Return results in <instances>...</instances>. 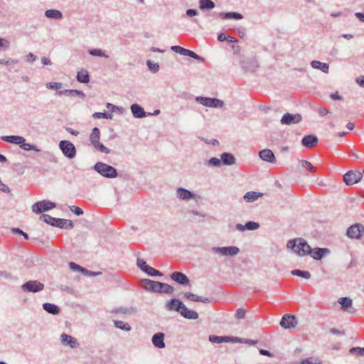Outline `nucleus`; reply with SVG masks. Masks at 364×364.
Here are the masks:
<instances>
[{
  "instance_id": "dca6fc26",
  "label": "nucleus",
  "mask_w": 364,
  "mask_h": 364,
  "mask_svg": "<svg viewBox=\"0 0 364 364\" xmlns=\"http://www.w3.org/2000/svg\"><path fill=\"white\" fill-rule=\"evenodd\" d=\"M164 334L163 333H157L152 337V343L156 348H164L165 347L164 343Z\"/></svg>"
},
{
  "instance_id": "4468645a",
  "label": "nucleus",
  "mask_w": 364,
  "mask_h": 364,
  "mask_svg": "<svg viewBox=\"0 0 364 364\" xmlns=\"http://www.w3.org/2000/svg\"><path fill=\"white\" fill-rule=\"evenodd\" d=\"M259 156L263 161L272 164L276 162L274 154L270 149H263L260 151Z\"/></svg>"
},
{
  "instance_id": "6ab92c4d",
  "label": "nucleus",
  "mask_w": 364,
  "mask_h": 364,
  "mask_svg": "<svg viewBox=\"0 0 364 364\" xmlns=\"http://www.w3.org/2000/svg\"><path fill=\"white\" fill-rule=\"evenodd\" d=\"M61 340L63 344L69 345L72 348H75L78 345L75 338L65 333L61 335Z\"/></svg>"
},
{
  "instance_id": "c03bdc74",
  "label": "nucleus",
  "mask_w": 364,
  "mask_h": 364,
  "mask_svg": "<svg viewBox=\"0 0 364 364\" xmlns=\"http://www.w3.org/2000/svg\"><path fill=\"white\" fill-rule=\"evenodd\" d=\"M154 281L150 279H144L141 281V286L148 291H151Z\"/></svg>"
},
{
  "instance_id": "393cba45",
  "label": "nucleus",
  "mask_w": 364,
  "mask_h": 364,
  "mask_svg": "<svg viewBox=\"0 0 364 364\" xmlns=\"http://www.w3.org/2000/svg\"><path fill=\"white\" fill-rule=\"evenodd\" d=\"M221 161L225 165H233L235 163V159L232 154L223 153L221 155Z\"/></svg>"
},
{
  "instance_id": "79ce46f5",
  "label": "nucleus",
  "mask_w": 364,
  "mask_h": 364,
  "mask_svg": "<svg viewBox=\"0 0 364 364\" xmlns=\"http://www.w3.org/2000/svg\"><path fill=\"white\" fill-rule=\"evenodd\" d=\"M173 291V287L168 284L161 283L160 293L171 294Z\"/></svg>"
},
{
  "instance_id": "bf43d9fd",
  "label": "nucleus",
  "mask_w": 364,
  "mask_h": 364,
  "mask_svg": "<svg viewBox=\"0 0 364 364\" xmlns=\"http://www.w3.org/2000/svg\"><path fill=\"white\" fill-rule=\"evenodd\" d=\"M137 265L144 272L147 270V268H149V265L146 264V262L144 261L141 259H137Z\"/></svg>"
},
{
  "instance_id": "8fccbe9b",
  "label": "nucleus",
  "mask_w": 364,
  "mask_h": 364,
  "mask_svg": "<svg viewBox=\"0 0 364 364\" xmlns=\"http://www.w3.org/2000/svg\"><path fill=\"white\" fill-rule=\"evenodd\" d=\"M184 297L188 299V300H190V301H199V296L193 294V293H191V292H186L184 294Z\"/></svg>"
},
{
  "instance_id": "c9c22d12",
  "label": "nucleus",
  "mask_w": 364,
  "mask_h": 364,
  "mask_svg": "<svg viewBox=\"0 0 364 364\" xmlns=\"http://www.w3.org/2000/svg\"><path fill=\"white\" fill-rule=\"evenodd\" d=\"M55 226L58 228H73V223L69 220L57 218Z\"/></svg>"
},
{
  "instance_id": "58836bf2",
  "label": "nucleus",
  "mask_w": 364,
  "mask_h": 364,
  "mask_svg": "<svg viewBox=\"0 0 364 364\" xmlns=\"http://www.w3.org/2000/svg\"><path fill=\"white\" fill-rule=\"evenodd\" d=\"M291 274L293 275L301 277L305 279H309L311 277V274L307 271H301L299 269H294L291 271Z\"/></svg>"
},
{
  "instance_id": "a19ab883",
  "label": "nucleus",
  "mask_w": 364,
  "mask_h": 364,
  "mask_svg": "<svg viewBox=\"0 0 364 364\" xmlns=\"http://www.w3.org/2000/svg\"><path fill=\"white\" fill-rule=\"evenodd\" d=\"M20 147L22 149L26 150V151L33 150V151H37V152L41 151L36 146L32 145V144H28V143H26L25 141H23V143L20 144Z\"/></svg>"
},
{
  "instance_id": "f03ea898",
  "label": "nucleus",
  "mask_w": 364,
  "mask_h": 364,
  "mask_svg": "<svg viewBox=\"0 0 364 364\" xmlns=\"http://www.w3.org/2000/svg\"><path fill=\"white\" fill-rule=\"evenodd\" d=\"M95 169L105 177L115 178L117 176V171L114 167L101 162L95 164Z\"/></svg>"
},
{
  "instance_id": "5701e85b",
  "label": "nucleus",
  "mask_w": 364,
  "mask_h": 364,
  "mask_svg": "<svg viewBox=\"0 0 364 364\" xmlns=\"http://www.w3.org/2000/svg\"><path fill=\"white\" fill-rule=\"evenodd\" d=\"M183 305L184 304L179 300L172 299L167 304L166 306L169 310H175L178 312H180Z\"/></svg>"
},
{
  "instance_id": "9d476101",
  "label": "nucleus",
  "mask_w": 364,
  "mask_h": 364,
  "mask_svg": "<svg viewBox=\"0 0 364 364\" xmlns=\"http://www.w3.org/2000/svg\"><path fill=\"white\" fill-rule=\"evenodd\" d=\"M301 116L299 114H292L290 113H286L283 115L281 119V123L282 124H297L301 121Z\"/></svg>"
},
{
  "instance_id": "2eb2a0df",
  "label": "nucleus",
  "mask_w": 364,
  "mask_h": 364,
  "mask_svg": "<svg viewBox=\"0 0 364 364\" xmlns=\"http://www.w3.org/2000/svg\"><path fill=\"white\" fill-rule=\"evenodd\" d=\"M318 141L316 136L313 135H308L303 138L301 144L304 146L311 149L316 146Z\"/></svg>"
},
{
  "instance_id": "e2e57ef3",
  "label": "nucleus",
  "mask_w": 364,
  "mask_h": 364,
  "mask_svg": "<svg viewBox=\"0 0 364 364\" xmlns=\"http://www.w3.org/2000/svg\"><path fill=\"white\" fill-rule=\"evenodd\" d=\"M161 282L154 281L151 291L160 293Z\"/></svg>"
},
{
  "instance_id": "4c0bfd02",
  "label": "nucleus",
  "mask_w": 364,
  "mask_h": 364,
  "mask_svg": "<svg viewBox=\"0 0 364 364\" xmlns=\"http://www.w3.org/2000/svg\"><path fill=\"white\" fill-rule=\"evenodd\" d=\"M114 326L120 329H122L124 331H129L131 330L130 326L122 321H114Z\"/></svg>"
},
{
  "instance_id": "864d4df0",
  "label": "nucleus",
  "mask_w": 364,
  "mask_h": 364,
  "mask_svg": "<svg viewBox=\"0 0 364 364\" xmlns=\"http://www.w3.org/2000/svg\"><path fill=\"white\" fill-rule=\"evenodd\" d=\"M146 65L150 70L156 73L159 70V66L157 63H152L150 60H147Z\"/></svg>"
},
{
  "instance_id": "6e6552de",
  "label": "nucleus",
  "mask_w": 364,
  "mask_h": 364,
  "mask_svg": "<svg viewBox=\"0 0 364 364\" xmlns=\"http://www.w3.org/2000/svg\"><path fill=\"white\" fill-rule=\"evenodd\" d=\"M22 290L28 292H38L44 288V284L36 280L26 282L21 287Z\"/></svg>"
},
{
  "instance_id": "412c9836",
  "label": "nucleus",
  "mask_w": 364,
  "mask_h": 364,
  "mask_svg": "<svg viewBox=\"0 0 364 364\" xmlns=\"http://www.w3.org/2000/svg\"><path fill=\"white\" fill-rule=\"evenodd\" d=\"M234 340V338H231L229 336H209V341L214 343H221L223 342H229L232 341Z\"/></svg>"
},
{
  "instance_id": "20e7f679",
  "label": "nucleus",
  "mask_w": 364,
  "mask_h": 364,
  "mask_svg": "<svg viewBox=\"0 0 364 364\" xmlns=\"http://www.w3.org/2000/svg\"><path fill=\"white\" fill-rule=\"evenodd\" d=\"M55 203L53 202L42 200L34 203L32 206V210L35 213H41L55 208Z\"/></svg>"
},
{
  "instance_id": "f8f14e48",
  "label": "nucleus",
  "mask_w": 364,
  "mask_h": 364,
  "mask_svg": "<svg viewBox=\"0 0 364 364\" xmlns=\"http://www.w3.org/2000/svg\"><path fill=\"white\" fill-rule=\"evenodd\" d=\"M215 252L220 254L222 255H231L234 256L239 253L240 250L237 247H215Z\"/></svg>"
},
{
  "instance_id": "aec40b11",
  "label": "nucleus",
  "mask_w": 364,
  "mask_h": 364,
  "mask_svg": "<svg viewBox=\"0 0 364 364\" xmlns=\"http://www.w3.org/2000/svg\"><path fill=\"white\" fill-rule=\"evenodd\" d=\"M4 141L11 144H18L26 141L23 136H5L1 138Z\"/></svg>"
},
{
  "instance_id": "a18cd8bd",
  "label": "nucleus",
  "mask_w": 364,
  "mask_h": 364,
  "mask_svg": "<svg viewBox=\"0 0 364 364\" xmlns=\"http://www.w3.org/2000/svg\"><path fill=\"white\" fill-rule=\"evenodd\" d=\"M301 164L303 168L309 170L312 173L316 171V168L312 166V164L308 161L303 160L301 161Z\"/></svg>"
},
{
  "instance_id": "f704fd0d",
  "label": "nucleus",
  "mask_w": 364,
  "mask_h": 364,
  "mask_svg": "<svg viewBox=\"0 0 364 364\" xmlns=\"http://www.w3.org/2000/svg\"><path fill=\"white\" fill-rule=\"evenodd\" d=\"M69 267L71 269L74 270V271H78V272H80L82 273H84V274H90V275H94L95 274L92 273V272H89L86 269L82 267L81 266L77 264L75 262H70L69 263Z\"/></svg>"
},
{
  "instance_id": "774afa93",
  "label": "nucleus",
  "mask_w": 364,
  "mask_h": 364,
  "mask_svg": "<svg viewBox=\"0 0 364 364\" xmlns=\"http://www.w3.org/2000/svg\"><path fill=\"white\" fill-rule=\"evenodd\" d=\"M12 232L14 233H17V234H20V235H22L25 239L28 240V235L27 233L23 232L21 229L19 228H13L12 229Z\"/></svg>"
},
{
  "instance_id": "338daca9",
  "label": "nucleus",
  "mask_w": 364,
  "mask_h": 364,
  "mask_svg": "<svg viewBox=\"0 0 364 364\" xmlns=\"http://www.w3.org/2000/svg\"><path fill=\"white\" fill-rule=\"evenodd\" d=\"M71 211H73L75 215H80L83 214L82 210L77 206H72L70 208Z\"/></svg>"
},
{
  "instance_id": "423d86ee",
  "label": "nucleus",
  "mask_w": 364,
  "mask_h": 364,
  "mask_svg": "<svg viewBox=\"0 0 364 364\" xmlns=\"http://www.w3.org/2000/svg\"><path fill=\"white\" fill-rule=\"evenodd\" d=\"M196 100L201 105L209 107H222L224 105L222 100L215 98L197 97Z\"/></svg>"
},
{
  "instance_id": "7ed1b4c3",
  "label": "nucleus",
  "mask_w": 364,
  "mask_h": 364,
  "mask_svg": "<svg viewBox=\"0 0 364 364\" xmlns=\"http://www.w3.org/2000/svg\"><path fill=\"white\" fill-rule=\"evenodd\" d=\"M346 235L351 239H360L364 235V225L360 223L351 225L348 228Z\"/></svg>"
},
{
  "instance_id": "cd10ccee",
  "label": "nucleus",
  "mask_w": 364,
  "mask_h": 364,
  "mask_svg": "<svg viewBox=\"0 0 364 364\" xmlns=\"http://www.w3.org/2000/svg\"><path fill=\"white\" fill-rule=\"evenodd\" d=\"M218 17L222 19H228V18H235V19H241L242 16L237 12H228L223 13L221 12L218 14Z\"/></svg>"
},
{
  "instance_id": "9b49d317",
  "label": "nucleus",
  "mask_w": 364,
  "mask_h": 364,
  "mask_svg": "<svg viewBox=\"0 0 364 364\" xmlns=\"http://www.w3.org/2000/svg\"><path fill=\"white\" fill-rule=\"evenodd\" d=\"M296 317L290 314H285L280 321V325L284 328H294L296 326Z\"/></svg>"
},
{
  "instance_id": "7c9ffc66",
  "label": "nucleus",
  "mask_w": 364,
  "mask_h": 364,
  "mask_svg": "<svg viewBox=\"0 0 364 364\" xmlns=\"http://www.w3.org/2000/svg\"><path fill=\"white\" fill-rule=\"evenodd\" d=\"M262 196V194L260 193L250 191V192H247L244 196V200L247 202H253V201L257 200Z\"/></svg>"
},
{
  "instance_id": "09e8293b",
  "label": "nucleus",
  "mask_w": 364,
  "mask_h": 364,
  "mask_svg": "<svg viewBox=\"0 0 364 364\" xmlns=\"http://www.w3.org/2000/svg\"><path fill=\"white\" fill-rule=\"evenodd\" d=\"M259 223L253 222V221L247 222L245 224L246 230H257L259 228Z\"/></svg>"
},
{
  "instance_id": "473e14b6",
  "label": "nucleus",
  "mask_w": 364,
  "mask_h": 364,
  "mask_svg": "<svg viewBox=\"0 0 364 364\" xmlns=\"http://www.w3.org/2000/svg\"><path fill=\"white\" fill-rule=\"evenodd\" d=\"M45 14L46 17L55 19H60L63 17L61 12L55 9L47 10Z\"/></svg>"
},
{
  "instance_id": "39448f33",
  "label": "nucleus",
  "mask_w": 364,
  "mask_h": 364,
  "mask_svg": "<svg viewBox=\"0 0 364 364\" xmlns=\"http://www.w3.org/2000/svg\"><path fill=\"white\" fill-rule=\"evenodd\" d=\"M59 146L62 150L63 154L70 158L73 159L76 155V149L75 146L69 141H61Z\"/></svg>"
},
{
  "instance_id": "052dcab7",
  "label": "nucleus",
  "mask_w": 364,
  "mask_h": 364,
  "mask_svg": "<svg viewBox=\"0 0 364 364\" xmlns=\"http://www.w3.org/2000/svg\"><path fill=\"white\" fill-rule=\"evenodd\" d=\"M9 41L4 38H0V50L7 49L9 47Z\"/></svg>"
},
{
  "instance_id": "13d9d810",
  "label": "nucleus",
  "mask_w": 364,
  "mask_h": 364,
  "mask_svg": "<svg viewBox=\"0 0 364 364\" xmlns=\"http://www.w3.org/2000/svg\"><path fill=\"white\" fill-rule=\"evenodd\" d=\"M145 272L147 273L149 275H151V276L161 275L160 272H159L158 270L154 269L151 267H149V268H147V270Z\"/></svg>"
},
{
  "instance_id": "680f3d73",
  "label": "nucleus",
  "mask_w": 364,
  "mask_h": 364,
  "mask_svg": "<svg viewBox=\"0 0 364 364\" xmlns=\"http://www.w3.org/2000/svg\"><path fill=\"white\" fill-rule=\"evenodd\" d=\"M245 314H246V311L245 309H239L236 311L235 316L238 319H242L245 317Z\"/></svg>"
},
{
  "instance_id": "4d7b16f0",
  "label": "nucleus",
  "mask_w": 364,
  "mask_h": 364,
  "mask_svg": "<svg viewBox=\"0 0 364 364\" xmlns=\"http://www.w3.org/2000/svg\"><path fill=\"white\" fill-rule=\"evenodd\" d=\"M208 164L213 166H219L221 164V159L213 157L208 161Z\"/></svg>"
},
{
  "instance_id": "a878e982",
  "label": "nucleus",
  "mask_w": 364,
  "mask_h": 364,
  "mask_svg": "<svg viewBox=\"0 0 364 364\" xmlns=\"http://www.w3.org/2000/svg\"><path fill=\"white\" fill-rule=\"evenodd\" d=\"M338 302L341 306V310L344 311H348L352 306V300L348 297L339 298Z\"/></svg>"
},
{
  "instance_id": "6e6d98bb",
  "label": "nucleus",
  "mask_w": 364,
  "mask_h": 364,
  "mask_svg": "<svg viewBox=\"0 0 364 364\" xmlns=\"http://www.w3.org/2000/svg\"><path fill=\"white\" fill-rule=\"evenodd\" d=\"M46 87L51 90H59L62 87V84L59 82H50L46 85Z\"/></svg>"
},
{
  "instance_id": "c756f323",
  "label": "nucleus",
  "mask_w": 364,
  "mask_h": 364,
  "mask_svg": "<svg viewBox=\"0 0 364 364\" xmlns=\"http://www.w3.org/2000/svg\"><path fill=\"white\" fill-rule=\"evenodd\" d=\"M43 307L47 312L54 315L58 314L60 312L58 306L53 304L46 303L43 305Z\"/></svg>"
},
{
  "instance_id": "f257e3e1",
  "label": "nucleus",
  "mask_w": 364,
  "mask_h": 364,
  "mask_svg": "<svg viewBox=\"0 0 364 364\" xmlns=\"http://www.w3.org/2000/svg\"><path fill=\"white\" fill-rule=\"evenodd\" d=\"M288 248L293 250L294 253L299 256H304L311 252V247L303 238H296L289 240L287 245Z\"/></svg>"
},
{
  "instance_id": "bb28decb",
  "label": "nucleus",
  "mask_w": 364,
  "mask_h": 364,
  "mask_svg": "<svg viewBox=\"0 0 364 364\" xmlns=\"http://www.w3.org/2000/svg\"><path fill=\"white\" fill-rule=\"evenodd\" d=\"M177 194L183 200H189L193 197V193L183 188H179L177 190Z\"/></svg>"
},
{
  "instance_id": "1a4fd4ad",
  "label": "nucleus",
  "mask_w": 364,
  "mask_h": 364,
  "mask_svg": "<svg viewBox=\"0 0 364 364\" xmlns=\"http://www.w3.org/2000/svg\"><path fill=\"white\" fill-rule=\"evenodd\" d=\"M171 50L178 53H180L181 55L189 56V57H191V58L196 59L198 60H200V61L204 60V59L203 58H201L200 56L197 55L195 52L190 50L188 49H186L181 46H172Z\"/></svg>"
},
{
  "instance_id": "ddd939ff",
  "label": "nucleus",
  "mask_w": 364,
  "mask_h": 364,
  "mask_svg": "<svg viewBox=\"0 0 364 364\" xmlns=\"http://www.w3.org/2000/svg\"><path fill=\"white\" fill-rule=\"evenodd\" d=\"M171 278L175 282L183 285H189L188 278L183 274L179 272H174L171 275Z\"/></svg>"
},
{
  "instance_id": "de8ad7c7",
  "label": "nucleus",
  "mask_w": 364,
  "mask_h": 364,
  "mask_svg": "<svg viewBox=\"0 0 364 364\" xmlns=\"http://www.w3.org/2000/svg\"><path fill=\"white\" fill-rule=\"evenodd\" d=\"M232 342L242 343H246V344H250V345H255L256 343H257V341H253V340H250V339L243 340L242 338H239L237 337L234 338V340H232Z\"/></svg>"
},
{
  "instance_id": "a211bd4d",
  "label": "nucleus",
  "mask_w": 364,
  "mask_h": 364,
  "mask_svg": "<svg viewBox=\"0 0 364 364\" xmlns=\"http://www.w3.org/2000/svg\"><path fill=\"white\" fill-rule=\"evenodd\" d=\"M179 313L186 318L196 319L198 318V314L196 311L188 309L185 305L182 306Z\"/></svg>"
},
{
  "instance_id": "69168bd1",
  "label": "nucleus",
  "mask_w": 364,
  "mask_h": 364,
  "mask_svg": "<svg viewBox=\"0 0 364 364\" xmlns=\"http://www.w3.org/2000/svg\"><path fill=\"white\" fill-rule=\"evenodd\" d=\"M18 61L12 59H0V64L1 65H11V64H15Z\"/></svg>"
},
{
  "instance_id": "0e129e2a",
  "label": "nucleus",
  "mask_w": 364,
  "mask_h": 364,
  "mask_svg": "<svg viewBox=\"0 0 364 364\" xmlns=\"http://www.w3.org/2000/svg\"><path fill=\"white\" fill-rule=\"evenodd\" d=\"M161 282L154 281L151 291L160 293Z\"/></svg>"
},
{
  "instance_id": "c85d7f7f",
  "label": "nucleus",
  "mask_w": 364,
  "mask_h": 364,
  "mask_svg": "<svg viewBox=\"0 0 364 364\" xmlns=\"http://www.w3.org/2000/svg\"><path fill=\"white\" fill-rule=\"evenodd\" d=\"M100 131L98 128L95 127L90 136V140L92 143V144L94 146L96 144L100 142Z\"/></svg>"
},
{
  "instance_id": "b1692460",
  "label": "nucleus",
  "mask_w": 364,
  "mask_h": 364,
  "mask_svg": "<svg viewBox=\"0 0 364 364\" xmlns=\"http://www.w3.org/2000/svg\"><path fill=\"white\" fill-rule=\"evenodd\" d=\"M311 65L312 66V68L321 70L325 73H327L328 72L329 66L328 64L327 63H321L318 60H313L311 63Z\"/></svg>"
},
{
  "instance_id": "5fc2aeb1",
  "label": "nucleus",
  "mask_w": 364,
  "mask_h": 364,
  "mask_svg": "<svg viewBox=\"0 0 364 364\" xmlns=\"http://www.w3.org/2000/svg\"><path fill=\"white\" fill-rule=\"evenodd\" d=\"M350 353L351 354H356L358 355H364L363 348L355 347L350 349Z\"/></svg>"
},
{
  "instance_id": "4be33fe9",
  "label": "nucleus",
  "mask_w": 364,
  "mask_h": 364,
  "mask_svg": "<svg viewBox=\"0 0 364 364\" xmlns=\"http://www.w3.org/2000/svg\"><path fill=\"white\" fill-rule=\"evenodd\" d=\"M131 110L135 117L141 118L145 116L144 109L137 104H134L131 106Z\"/></svg>"
},
{
  "instance_id": "603ef678",
  "label": "nucleus",
  "mask_w": 364,
  "mask_h": 364,
  "mask_svg": "<svg viewBox=\"0 0 364 364\" xmlns=\"http://www.w3.org/2000/svg\"><path fill=\"white\" fill-rule=\"evenodd\" d=\"M93 117L95 119H100V118L111 119L112 114H106L104 112H95L93 114Z\"/></svg>"
},
{
  "instance_id": "e433bc0d",
  "label": "nucleus",
  "mask_w": 364,
  "mask_h": 364,
  "mask_svg": "<svg viewBox=\"0 0 364 364\" xmlns=\"http://www.w3.org/2000/svg\"><path fill=\"white\" fill-rule=\"evenodd\" d=\"M40 220L48 224L51 225L52 226H55V223H56L57 218H53L47 214H42L40 216Z\"/></svg>"
},
{
  "instance_id": "ea45409f",
  "label": "nucleus",
  "mask_w": 364,
  "mask_h": 364,
  "mask_svg": "<svg viewBox=\"0 0 364 364\" xmlns=\"http://www.w3.org/2000/svg\"><path fill=\"white\" fill-rule=\"evenodd\" d=\"M73 92H76V95L80 97L83 98L85 97V94L82 91L77 90H65L59 92V95H73Z\"/></svg>"
},
{
  "instance_id": "37998d69",
  "label": "nucleus",
  "mask_w": 364,
  "mask_h": 364,
  "mask_svg": "<svg viewBox=\"0 0 364 364\" xmlns=\"http://www.w3.org/2000/svg\"><path fill=\"white\" fill-rule=\"evenodd\" d=\"M301 364H321V361L318 358H308L303 360Z\"/></svg>"
},
{
  "instance_id": "49530a36",
  "label": "nucleus",
  "mask_w": 364,
  "mask_h": 364,
  "mask_svg": "<svg viewBox=\"0 0 364 364\" xmlns=\"http://www.w3.org/2000/svg\"><path fill=\"white\" fill-rule=\"evenodd\" d=\"M89 53L95 56L105 57L106 58H108V55H106L101 49H92L89 50Z\"/></svg>"
},
{
  "instance_id": "0eeeda50",
  "label": "nucleus",
  "mask_w": 364,
  "mask_h": 364,
  "mask_svg": "<svg viewBox=\"0 0 364 364\" xmlns=\"http://www.w3.org/2000/svg\"><path fill=\"white\" fill-rule=\"evenodd\" d=\"M363 177L362 173L359 171H349L343 176V181L348 186H352L358 181H360V179Z\"/></svg>"
},
{
  "instance_id": "3c124183",
  "label": "nucleus",
  "mask_w": 364,
  "mask_h": 364,
  "mask_svg": "<svg viewBox=\"0 0 364 364\" xmlns=\"http://www.w3.org/2000/svg\"><path fill=\"white\" fill-rule=\"evenodd\" d=\"M94 147L96 148L97 150H99L100 151H101L102 153H105V154L110 153V150L108 148H107L106 146H105L100 142H99V143L96 144L95 145H94Z\"/></svg>"
},
{
  "instance_id": "2f4dec72",
  "label": "nucleus",
  "mask_w": 364,
  "mask_h": 364,
  "mask_svg": "<svg viewBox=\"0 0 364 364\" xmlns=\"http://www.w3.org/2000/svg\"><path fill=\"white\" fill-rule=\"evenodd\" d=\"M77 80L80 82L87 83L90 80L89 73L86 70H81L77 73Z\"/></svg>"
},
{
  "instance_id": "72a5a7b5",
  "label": "nucleus",
  "mask_w": 364,
  "mask_h": 364,
  "mask_svg": "<svg viewBox=\"0 0 364 364\" xmlns=\"http://www.w3.org/2000/svg\"><path fill=\"white\" fill-rule=\"evenodd\" d=\"M215 3L212 0H200L199 7L200 9H212L215 7Z\"/></svg>"
},
{
  "instance_id": "f3484780",
  "label": "nucleus",
  "mask_w": 364,
  "mask_h": 364,
  "mask_svg": "<svg viewBox=\"0 0 364 364\" xmlns=\"http://www.w3.org/2000/svg\"><path fill=\"white\" fill-rule=\"evenodd\" d=\"M329 252V250L326 248H316L312 250L311 248V252L309 253L314 259H321L324 255Z\"/></svg>"
}]
</instances>
